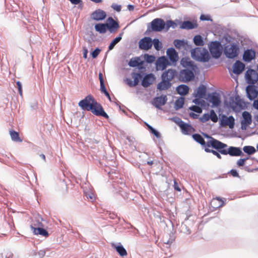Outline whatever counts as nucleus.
<instances>
[{"instance_id": "nucleus-1", "label": "nucleus", "mask_w": 258, "mask_h": 258, "mask_svg": "<svg viewBox=\"0 0 258 258\" xmlns=\"http://www.w3.org/2000/svg\"><path fill=\"white\" fill-rule=\"evenodd\" d=\"M78 106L84 111H91L97 116H102L106 119L109 118V115L105 111L101 104L95 99L91 95H88L78 103Z\"/></svg>"}, {"instance_id": "nucleus-2", "label": "nucleus", "mask_w": 258, "mask_h": 258, "mask_svg": "<svg viewBox=\"0 0 258 258\" xmlns=\"http://www.w3.org/2000/svg\"><path fill=\"white\" fill-rule=\"evenodd\" d=\"M178 75V72L172 69L165 70L161 75V81L157 86V90L159 91L167 90L172 86L171 81Z\"/></svg>"}, {"instance_id": "nucleus-3", "label": "nucleus", "mask_w": 258, "mask_h": 258, "mask_svg": "<svg viewBox=\"0 0 258 258\" xmlns=\"http://www.w3.org/2000/svg\"><path fill=\"white\" fill-rule=\"evenodd\" d=\"M191 57L195 60L201 62H207L211 58L208 50L205 47H197L191 50Z\"/></svg>"}, {"instance_id": "nucleus-4", "label": "nucleus", "mask_w": 258, "mask_h": 258, "mask_svg": "<svg viewBox=\"0 0 258 258\" xmlns=\"http://www.w3.org/2000/svg\"><path fill=\"white\" fill-rule=\"evenodd\" d=\"M240 44L236 40L229 45H225L223 48V52L226 57L229 59L236 58L240 52Z\"/></svg>"}, {"instance_id": "nucleus-5", "label": "nucleus", "mask_w": 258, "mask_h": 258, "mask_svg": "<svg viewBox=\"0 0 258 258\" xmlns=\"http://www.w3.org/2000/svg\"><path fill=\"white\" fill-rule=\"evenodd\" d=\"M165 21L161 18H155L147 26V29L145 34L148 35L151 32H161L165 30Z\"/></svg>"}, {"instance_id": "nucleus-6", "label": "nucleus", "mask_w": 258, "mask_h": 258, "mask_svg": "<svg viewBox=\"0 0 258 258\" xmlns=\"http://www.w3.org/2000/svg\"><path fill=\"white\" fill-rule=\"evenodd\" d=\"M198 69H184L178 72V80L183 83H188L195 79V73Z\"/></svg>"}, {"instance_id": "nucleus-7", "label": "nucleus", "mask_w": 258, "mask_h": 258, "mask_svg": "<svg viewBox=\"0 0 258 258\" xmlns=\"http://www.w3.org/2000/svg\"><path fill=\"white\" fill-rule=\"evenodd\" d=\"M210 55L215 59L219 58L222 53L223 46L220 41H213L208 45Z\"/></svg>"}, {"instance_id": "nucleus-8", "label": "nucleus", "mask_w": 258, "mask_h": 258, "mask_svg": "<svg viewBox=\"0 0 258 258\" xmlns=\"http://www.w3.org/2000/svg\"><path fill=\"white\" fill-rule=\"evenodd\" d=\"M243 102L239 95H237L235 97H230L229 102L224 101V104L225 106L231 108L234 111L237 112L244 108L243 106L241 104V103Z\"/></svg>"}, {"instance_id": "nucleus-9", "label": "nucleus", "mask_w": 258, "mask_h": 258, "mask_svg": "<svg viewBox=\"0 0 258 258\" xmlns=\"http://www.w3.org/2000/svg\"><path fill=\"white\" fill-rule=\"evenodd\" d=\"M139 74L141 79V85L145 88H147L152 84L156 78L152 73H146L144 72H137Z\"/></svg>"}, {"instance_id": "nucleus-10", "label": "nucleus", "mask_w": 258, "mask_h": 258, "mask_svg": "<svg viewBox=\"0 0 258 258\" xmlns=\"http://www.w3.org/2000/svg\"><path fill=\"white\" fill-rule=\"evenodd\" d=\"M205 99L207 101L212 103L211 107H218L221 103L220 95L217 92L208 93Z\"/></svg>"}, {"instance_id": "nucleus-11", "label": "nucleus", "mask_w": 258, "mask_h": 258, "mask_svg": "<svg viewBox=\"0 0 258 258\" xmlns=\"http://www.w3.org/2000/svg\"><path fill=\"white\" fill-rule=\"evenodd\" d=\"M245 79L248 84H254L258 82V73L253 69L249 68L245 73Z\"/></svg>"}, {"instance_id": "nucleus-12", "label": "nucleus", "mask_w": 258, "mask_h": 258, "mask_svg": "<svg viewBox=\"0 0 258 258\" xmlns=\"http://www.w3.org/2000/svg\"><path fill=\"white\" fill-rule=\"evenodd\" d=\"M166 53L170 65L175 66L179 58L178 52L173 47H170L167 49Z\"/></svg>"}, {"instance_id": "nucleus-13", "label": "nucleus", "mask_w": 258, "mask_h": 258, "mask_svg": "<svg viewBox=\"0 0 258 258\" xmlns=\"http://www.w3.org/2000/svg\"><path fill=\"white\" fill-rule=\"evenodd\" d=\"M171 66L167 57L162 56L159 57L155 62V67L157 71L165 70L167 66Z\"/></svg>"}, {"instance_id": "nucleus-14", "label": "nucleus", "mask_w": 258, "mask_h": 258, "mask_svg": "<svg viewBox=\"0 0 258 258\" xmlns=\"http://www.w3.org/2000/svg\"><path fill=\"white\" fill-rule=\"evenodd\" d=\"M152 39L150 37H144L139 41V48L141 50H148L153 45Z\"/></svg>"}, {"instance_id": "nucleus-15", "label": "nucleus", "mask_w": 258, "mask_h": 258, "mask_svg": "<svg viewBox=\"0 0 258 258\" xmlns=\"http://www.w3.org/2000/svg\"><path fill=\"white\" fill-rule=\"evenodd\" d=\"M247 97L249 100L252 101L258 96L257 87L254 84H249L246 88Z\"/></svg>"}, {"instance_id": "nucleus-16", "label": "nucleus", "mask_w": 258, "mask_h": 258, "mask_svg": "<svg viewBox=\"0 0 258 258\" xmlns=\"http://www.w3.org/2000/svg\"><path fill=\"white\" fill-rule=\"evenodd\" d=\"M106 23L107 30L110 33H115L119 28L118 22L115 21L111 17H109L107 19Z\"/></svg>"}, {"instance_id": "nucleus-17", "label": "nucleus", "mask_w": 258, "mask_h": 258, "mask_svg": "<svg viewBox=\"0 0 258 258\" xmlns=\"http://www.w3.org/2000/svg\"><path fill=\"white\" fill-rule=\"evenodd\" d=\"M107 17L106 13L100 9H98L93 12L91 15V18L96 21H102L104 20Z\"/></svg>"}, {"instance_id": "nucleus-18", "label": "nucleus", "mask_w": 258, "mask_h": 258, "mask_svg": "<svg viewBox=\"0 0 258 258\" xmlns=\"http://www.w3.org/2000/svg\"><path fill=\"white\" fill-rule=\"evenodd\" d=\"M180 63V65L184 69H198L197 64L189 57L185 56L181 58Z\"/></svg>"}, {"instance_id": "nucleus-19", "label": "nucleus", "mask_w": 258, "mask_h": 258, "mask_svg": "<svg viewBox=\"0 0 258 258\" xmlns=\"http://www.w3.org/2000/svg\"><path fill=\"white\" fill-rule=\"evenodd\" d=\"M256 52L253 48L244 50L242 55V60L246 62H250L255 58Z\"/></svg>"}, {"instance_id": "nucleus-20", "label": "nucleus", "mask_w": 258, "mask_h": 258, "mask_svg": "<svg viewBox=\"0 0 258 258\" xmlns=\"http://www.w3.org/2000/svg\"><path fill=\"white\" fill-rule=\"evenodd\" d=\"M167 101V97L165 95H161L159 97L154 98L152 102L153 105L158 109H161V106L164 105Z\"/></svg>"}, {"instance_id": "nucleus-21", "label": "nucleus", "mask_w": 258, "mask_h": 258, "mask_svg": "<svg viewBox=\"0 0 258 258\" xmlns=\"http://www.w3.org/2000/svg\"><path fill=\"white\" fill-rule=\"evenodd\" d=\"M198 25L196 21H184L181 22L179 28L181 29L191 30L197 28Z\"/></svg>"}, {"instance_id": "nucleus-22", "label": "nucleus", "mask_w": 258, "mask_h": 258, "mask_svg": "<svg viewBox=\"0 0 258 258\" xmlns=\"http://www.w3.org/2000/svg\"><path fill=\"white\" fill-rule=\"evenodd\" d=\"M111 247L115 250L120 256L123 257L127 255V251L121 243H111Z\"/></svg>"}, {"instance_id": "nucleus-23", "label": "nucleus", "mask_w": 258, "mask_h": 258, "mask_svg": "<svg viewBox=\"0 0 258 258\" xmlns=\"http://www.w3.org/2000/svg\"><path fill=\"white\" fill-rule=\"evenodd\" d=\"M245 68V65L240 60H236L232 66L233 73L235 75H239Z\"/></svg>"}, {"instance_id": "nucleus-24", "label": "nucleus", "mask_w": 258, "mask_h": 258, "mask_svg": "<svg viewBox=\"0 0 258 258\" xmlns=\"http://www.w3.org/2000/svg\"><path fill=\"white\" fill-rule=\"evenodd\" d=\"M229 154L231 156H241L243 155L240 147H229L226 151V155Z\"/></svg>"}, {"instance_id": "nucleus-25", "label": "nucleus", "mask_w": 258, "mask_h": 258, "mask_svg": "<svg viewBox=\"0 0 258 258\" xmlns=\"http://www.w3.org/2000/svg\"><path fill=\"white\" fill-rule=\"evenodd\" d=\"M132 76L134 79V81L131 79L127 78L125 80L126 83L131 87H134L137 85L141 81L139 74H137L136 72H133Z\"/></svg>"}, {"instance_id": "nucleus-26", "label": "nucleus", "mask_w": 258, "mask_h": 258, "mask_svg": "<svg viewBox=\"0 0 258 258\" xmlns=\"http://www.w3.org/2000/svg\"><path fill=\"white\" fill-rule=\"evenodd\" d=\"M194 92L193 96L195 97L205 98H206L207 88L204 85H201Z\"/></svg>"}, {"instance_id": "nucleus-27", "label": "nucleus", "mask_w": 258, "mask_h": 258, "mask_svg": "<svg viewBox=\"0 0 258 258\" xmlns=\"http://www.w3.org/2000/svg\"><path fill=\"white\" fill-rule=\"evenodd\" d=\"M228 146L227 144L221 142V141L217 140L215 145L214 149L219 152L220 154L226 155L227 151V147Z\"/></svg>"}, {"instance_id": "nucleus-28", "label": "nucleus", "mask_w": 258, "mask_h": 258, "mask_svg": "<svg viewBox=\"0 0 258 258\" xmlns=\"http://www.w3.org/2000/svg\"><path fill=\"white\" fill-rule=\"evenodd\" d=\"M189 89V87L185 84L179 85L176 88L177 93L182 97L188 94Z\"/></svg>"}, {"instance_id": "nucleus-29", "label": "nucleus", "mask_w": 258, "mask_h": 258, "mask_svg": "<svg viewBox=\"0 0 258 258\" xmlns=\"http://www.w3.org/2000/svg\"><path fill=\"white\" fill-rule=\"evenodd\" d=\"M85 186H83L84 189V194L87 199L90 200L92 202L95 200V197L94 194L89 190L87 189L88 187H89V183L85 182Z\"/></svg>"}, {"instance_id": "nucleus-30", "label": "nucleus", "mask_w": 258, "mask_h": 258, "mask_svg": "<svg viewBox=\"0 0 258 258\" xmlns=\"http://www.w3.org/2000/svg\"><path fill=\"white\" fill-rule=\"evenodd\" d=\"M94 29L96 32L100 34H104L107 31L106 23H96L94 26Z\"/></svg>"}, {"instance_id": "nucleus-31", "label": "nucleus", "mask_w": 258, "mask_h": 258, "mask_svg": "<svg viewBox=\"0 0 258 258\" xmlns=\"http://www.w3.org/2000/svg\"><path fill=\"white\" fill-rule=\"evenodd\" d=\"M181 129V132L184 135H190L191 132V130H193V127L192 126L185 122H183L181 125L179 126Z\"/></svg>"}, {"instance_id": "nucleus-32", "label": "nucleus", "mask_w": 258, "mask_h": 258, "mask_svg": "<svg viewBox=\"0 0 258 258\" xmlns=\"http://www.w3.org/2000/svg\"><path fill=\"white\" fill-rule=\"evenodd\" d=\"M123 34V32H121L119 33L118 36H117L111 41L108 46V51L112 50L115 46L121 41Z\"/></svg>"}, {"instance_id": "nucleus-33", "label": "nucleus", "mask_w": 258, "mask_h": 258, "mask_svg": "<svg viewBox=\"0 0 258 258\" xmlns=\"http://www.w3.org/2000/svg\"><path fill=\"white\" fill-rule=\"evenodd\" d=\"M33 232L35 235H40L45 237H47L49 235L48 231L43 228V227L34 228Z\"/></svg>"}, {"instance_id": "nucleus-34", "label": "nucleus", "mask_w": 258, "mask_h": 258, "mask_svg": "<svg viewBox=\"0 0 258 258\" xmlns=\"http://www.w3.org/2000/svg\"><path fill=\"white\" fill-rule=\"evenodd\" d=\"M184 98L183 97H179L174 103V108L175 110H178L182 108L184 104Z\"/></svg>"}, {"instance_id": "nucleus-35", "label": "nucleus", "mask_w": 258, "mask_h": 258, "mask_svg": "<svg viewBox=\"0 0 258 258\" xmlns=\"http://www.w3.org/2000/svg\"><path fill=\"white\" fill-rule=\"evenodd\" d=\"M10 135L11 136V139L15 142H22V139L20 137L19 132L14 130L10 131Z\"/></svg>"}, {"instance_id": "nucleus-36", "label": "nucleus", "mask_w": 258, "mask_h": 258, "mask_svg": "<svg viewBox=\"0 0 258 258\" xmlns=\"http://www.w3.org/2000/svg\"><path fill=\"white\" fill-rule=\"evenodd\" d=\"M193 42L197 46H202L205 44L203 37L200 35H196L193 38Z\"/></svg>"}, {"instance_id": "nucleus-37", "label": "nucleus", "mask_w": 258, "mask_h": 258, "mask_svg": "<svg viewBox=\"0 0 258 258\" xmlns=\"http://www.w3.org/2000/svg\"><path fill=\"white\" fill-rule=\"evenodd\" d=\"M242 115L243 119L241 120V121L248 123V124L251 123L252 116L249 112L244 111L242 112Z\"/></svg>"}, {"instance_id": "nucleus-38", "label": "nucleus", "mask_w": 258, "mask_h": 258, "mask_svg": "<svg viewBox=\"0 0 258 258\" xmlns=\"http://www.w3.org/2000/svg\"><path fill=\"white\" fill-rule=\"evenodd\" d=\"M40 220L39 219H37L32 220V223L30 225V228L33 231H34V228L43 227V225L41 222V221H43V219L42 218H40Z\"/></svg>"}, {"instance_id": "nucleus-39", "label": "nucleus", "mask_w": 258, "mask_h": 258, "mask_svg": "<svg viewBox=\"0 0 258 258\" xmlns=\"http://www.w3.org/2000/svg\"><path fill=\"white\" fill-rule=\"evenodd\" d=\"M174 46L178 49L183 48L185 45H186V40L184 39H175L173 41Z\"/></svg>"}, {"instance_id": "nucleus-40", "label": "nucleus", "mask_w": 258, "mask_h": 258, "mask_svg": "<svg viewBox=\"0 0 258 258\" xmlns=\"http://www.w3.org/2000/svg\"><path fill=\"white\" fill-rule=\"evenodd\" d=\"M193 139L202 146L205 144L204 138L199 134L195 133L192 135Z\"/></svg>"}, {"instance_id": "nucleus-41", "label": "nucleus", "mask_w": 258, "mask_h": 258, "mask_svg": "<svg viewBox=\"0 0 258 258\" xmlns=\"http://www.w3.org/2000/svg\"><path fill=\"white\" fill-rule=\"evenodd\" d=\"M146 124L147 125L148 131L151 134L153 135L158 139L161 137V134L156 129L147 123H146Z\"/></svg>"}, {"instance_id": "nucleus-42", "label": "nucleus", "mask_w": 258, "mask_h": 258, "mask_svg": "<svg viewBox=\"0 0 258 258\" xmlns=\"http://www.w3.org/2000/svg\"><path fill=\"white\" fill-rule=\"evenodd\" d=\"M141 59L139 57H133L130 60L128 63V65L130 67L132 68L137 67V66H138V64L139 62L141 61Z\"/></svg>"}, {"instance_id": "nucleus-43", "label": "nucleus", "mask_w": 258, "mask_h": 258, "mask_svg": "<svg viewBox=\"0 0 258 258\" xmlns=\"http://www.w3.org/2000/svg\"><path fill=\"white\" fill-rule=\"evenodd\" d=\"M243 151L248 155H252L256 152L255 148L252 146H244L243 148Z\"/></svg>"}, {"instance_id": "nucleus-44", "label": "nucleus", "mask_w": 258, "mask_h": 258, "mask_svg": "<svg viewBox=\"0 0 258 258\" xmlns=\"http://www.w3.org/2000/svg\"><path fill=\"white\" fill-rule=\"evenodd\" d=\"M217 141V140L214 138H211V139L209 140L207 143L205 142V144L202 146L205 148V149L210 147H212V148L214 149Z\"/></svg>"}, {"instance_id": "nucleus-45", "label": "nucleus", "mask_w": 258, "mask_h": 258, "mask_svg": "<svg viewBox=\"0 0 258 258\" xmlns=\"http://www.w3.org/2000/svg\"><path fill=\"white\" fill-rule=\"evenodd\" d=\"M165 31H167L170 28H172L174 29L176 27L177 24L175 22H174L173 20H167L166 22H165Z\"/></svg>"}, {"instance_id": "nucleus-46", "label": "nucleus", "mask_w": 258, "mask_h": 258, "mask_svg": "<svg viewBox=\"0 0 258 258\" xmlns=\"http://www.w3.org/2000/svg\"><path fill=\"white\" fill-rule=\"evenodd\" d=\"M152 41L154 48L157 51L160 50L162 48L161 41L158 38H154L152 39Z\"/></svg>"}, {"instance_id": "nucleus-47", "label": "nucleus", "mask_w": 258, "mask_h": 258, "mask_svg": "<svg viewBox=\"0 0 258 258\" xmlns=\"http://www.w3.org/2000/svg\"><path fill=\"white\" fill-rule=\"evenodd\" d=\"M156 59V57L154 55L145 54L144 55V62L145 61L147 63H152L155 61Z\"/></svg>"}, {"instance_id": "nucleus-48", "label": "nucleus", "mask_w": 258, "mask_h": 258, "mask_svg": "<svg viewBox=\"0 0 258 258\" xmlns=\"http://www.w3.org/2000/svg\"><path fill=\"white\" fill-rule=\"evenodd\" d=\"M229 117H227L225 114H222L220 119L219 124L220 126L223 127L227 125Z\"/></svg>"}, {"instance_id": "nucleus-49", "label": "nucleus", "mask_w": 258, "mask_h": 258, "mask_svg": "<svg viewBox=\"0 0 258 258\" xmlns=\"http://www.w3.org/2000/svg\"><path fill=\"white\" fill-rule=\"evenodd\" d=\"M106 214L108 215L109 218L111 219H115V218H117V221L115 222L116 224L118 223L121 220L120 218L118 217L117 214L114 212H111L110 211H107Z\"/></svg>"}, {"instance_id": "nucleus-50", "label": "nucleus", "mask_w": 258, "mask_h": 258, "mask_svg": "<svg viewBox=\"0 0 258 258\" xmlns=\"http://www.w3.org/2000/svg\"><path fill=\"white\" fill-rule=\"evenodd\" d=\"M202 98L195 97L194 99L192 100V102L195 104V105L199 106L200 105L201 106H204L206 104L205 101L202 99Z\"/></svg>"}, {"instance_id": "nucleus-51", "label": "nucleus", "mask_w": 258, "mask_h": 258, "mask_svg": "<svg viewBox=\"0 0 258 258\" xmlns=\"http://www.w3.org/2000/svg\"><path fill=\"white\" fill-rule=\"evenodd\" d=\"M189 109L194 112L201 113L202 112V106L193 105L189 107Z\"/></svg>"}, {"instance_id": "nucleus-52", "label": "nucleus", "mask_w": 258, "mask_h": 258, "mask_svg": "<svg viewBox=\"0 0 258 258\" xmlns=\"http://www.w3.org/2000/svg\"><path fill=\"white\" fill-rule=\"evenodd\" d=\"M210 118L213 122H217L218 120V117L217 114L213 109H211L210 111Z\"/></svg>"}, {"instance_id": "nucleus-53", "label": "nucleus", "mask_w": 258, "mask_h": 258, "mask_svg": "<svg viewBox=\"0 0 258 258\" xmlns=\"http://www.w3.org/2000/svg\"><path fill=\"white\" fill-rule=\"evenodd\" d=\"M234 125L235 119L233 116L230 115L229 116V120H228L227 125H228L230 129H232L234 128Z\"/></svg>"}, {"instance_id": "nucleus-54", "label": "nucleus", "mask_w": 258, "mask_h": 258, "mask_svg": "<svg viewBox=\"0 0 258 258\" xmlns=\"http://www.w3.org/2000/svg\"><path fill=\"white\" fill-rule=\"evenodd\" d=\"M205 151L207 153H212L213 155L216 156L218 159H220L222 158L220 153L216 150H214L213 149H210L209 148H206Z\"/></svg>"}, {"instance_id": "nucleus-55", "label": "nucleus", "mask_w": 258, "mask_h": 258, "mask_svg": "<svg viewBox=\"0 0 258 258\" xmlns=\"http://www.w3.org/2000/svg\"><path fill=\"white\" fill-rule=\"evenodd\" d=\"M210 115L208 113H204L199 119L201 122L205 123L210 120Z\"/></svg>"}, {"instance_id": "nucleus-56", "label": "nucleus", "mask_w": 258, "mask_h": 258, "mask_svg": "<svg viewBox=\"0 0 258 258\" xmlns=\"http://www.w3.org/2000/svg\"><path fill=\"white\" fill-rule=\"evenodd\" d=\"M249 157H247L244 158H240L237 161V165L238 167L243 166L245 165V162L247 160L249 159Z\"/></svg>"}, {"instance_id": "nucleus-57", "label": "nucleus", "mask_w": 258, "mask_h": 258, "mask_svg": "<svg viewBox=\"0 0 258 258\" xmlns=\"http://www.w3.org/2000/svg\"><path fill=\"white\" fill-rule=\"evenodd\" d=\"M101 51V49L99 47L96 48L93 51L91 52V55L93 58H96L99 54Z\"/></svg>"}, {"instance_id": "nucleus-58", "label": "nucleus", "mask_w": 258, "mask_h": 258, "mask_svg": "<svg viewBox=\"0 0 258 258\" xmlns=\"http://www.w3.org/2000/svg\"><path fill=\"white\" fill-rule=\"evenodd\" d=\"M200 19L201 21H212L213 20L211 18V17L209 15H205V14H202L200 16Z\"/></svg>"}, {"instance_id": "nucleus-59", "label": "nucleus", "mask_w": 258, "mask_h": 258, "mask_svg": "<svg viewBox=\"0 0 258 258\" xmlns=\"http://www.w3.org/2000/svg\"><path fill=\"white\" fill-rule=\"evenodd\" d=\"M45 253H46V251L45 250H43V249L40 250L39 251H38L37 252L36 250L33 251V254L35 255H36L37 254H38L39 258H42L43 257H44V255H45Z\"/></svg>"}, {"instance_id": "nucleus-60", "label": "nucleus", "mask_w": 258, "mask_h": 258, "mask_svg": "<svg viewBox=\"0 0 258 258\" xmlns=\"http://www.w3.org/2000/svg\"><path fill=\"white\" fill-rule=\"evenodd\" d=\"M144 61L141 60L139 62L138 66L137 67L139 70V72H144L146 70V67L144 66Z\"/></svg>"}, {"instance_id": "nucleus-61", "label": "nucleus", "mask_w": 258, "mask_h": 258, "mask_svg": "<svg viewBox=\"0 0 258 258\" xmlns=\"http://www.w3.org/2000/svg\"><path fill=\"white\" fill-rule=\"evenodd\" d=\"M231 175H232L234 177H238L240 178V176L237 170L235 169H232L228 172Z\"/></svg>"}, {"instance_id": "nucleus-62", "label": "nucleus", "mask_w": 258, "mask_h": 258, "mask_svg": "<svg viewBox=\"0 0 258 258\" xmlns=\"http://www.w3.org/2000/svg\"><path fill=\"white\" fill-rule=\"evenodd\" d=\"M171 120L175 122L179 126L184 122L178 117H173L171 118Z\"/></svg>"}, {"instance_id": "nucleus-63", "label": "nucleus", "mask_w": 258, "mask_h": 258, "mask_svg": "<svg viewBox=\"0 0 258 258\" xmlns=\"http://www.w3.org/2000/svg\"><path fill=\"white\" fill-rule=\"evenodd\" d=\"M111 8L117 12H119L121 10V5H117L114 3L112 4V5L111 6Z\"/></svg>"}, {"instance_id": "nucleus-64", "label": "nucleus", "mask_w": 258, "mask_h": 258, "mask_svg": "<svg viewBox=\"0 0 258 258\" xmlns=\"http://www.w3.org/2000/svg\"><path fill=\"white\" fill-rule=\"evenodd\" d=\"M16 85L18 88V92L20 96H22V85L20 81L16 82Z\"/></svg>"}]
</instances>
